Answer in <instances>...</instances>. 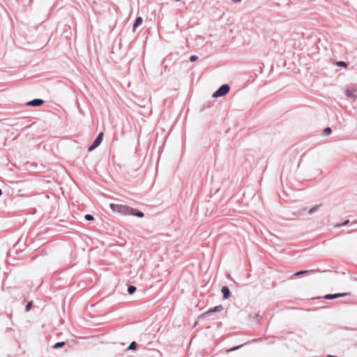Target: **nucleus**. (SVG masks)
I'll list each match as a JSON object with an SVG mask.
<instances>
[{
	"instance_id": "nucleus-8",
	"label": "nucleus",
	"mask_w": 357,
	"mask_h": 357,
	"mask_svg": "<svg viewBox=\"0 0 357 357\" xmlns=\"http://www.w3.org/2000/svg\"><path fill=\"white\" fill-rule=\"evenodd\" d=\"M221 292L223 295L224 299H228L230 296V290L228 287L223 286L221 288Z\"/></svg>"
},
{
	"instance_id": "nucleus-21",
	"label": "nucleus",
	"mask_w": 357,
	"mask_h": 357,
	"mask_svg": "<svg viewBox=\"0 0 357 357\" xmlns=\"http://www.w3.org/2000/svg\"><path fill=\"white\" fill-rule=\"evenodd\" d=\"M349 220H345L344 222H342V224L338 225L337 226H338V227H340V226H345V225H348V224H349Z\"/></svg>"
},
{
	"instance_id": "nucleus-13",
	"label": "nucleus",
	"mask_w": 357,
	"mask_h": 357,
	"mask_svg": "<svg viewBox=\"0 0 357 357\" xmlns=\"http://www.w3.org/2000/svg\"><path fill=\"white\" fill-rule=\"evenodd\" d=\"M65 344H66V342L63 341L58 342L54 344L53 348L54 349H59V348L63 347Z\"/></svg>"
},
{
	"instance_id": "nucleus-12",
	"label": "nucleus",
	"mask_w": 357,
	"mask_h": 357,
	"mask_svg": "<svg viewBox=\"0 0 357 357\" xmlns=\"http://www.w3.org/2000/svg\"><path fill=\"white\" fill-rule=\"evenodd\" d=\"M137 290V288L136 287L133 286V285H130L128 286V293L129 294H133Z\"/></svg>"
},
{
	"instance_id": "nucleus-4",
	"label": "nucleus",
	"mask_w": 357,
	"mask_h": 357,
	"mask_svg": "<svg viewBox=\"0 0 357 357\" xmlns=\"http://www.w3.org/2000/svg\"><path fill=\"white\" fill-rule=\"evenodd\" d=\"M223 310V307L222 305H216L215 307H211L209 308L206 312H205L203 314H202V317H208L211 314L213 313V312H220Z\"/></svg>"
},
{
	"instance_id": "nucleus-2",
	"label": "nucleus",
	"mask_w": 357,
	"mask_h": 357,
	"mask_svg": "<svg viewBox=\"0 0 357 357\" xmlns=\"http://www.w3.org/2000/svg\"><path fill=\"white\" fill-rule=\"evenodd\" d=\"M230 89L229 86L227 84H224L220 86L212 95L213 98H218L225 96L229 93Z\"/></svg>"
},
{
	"instance_id": "nucleus-23",
	"label": "nucleus",
	"mask_w": 357,
	"mask_h": 357,
	"mask_svg": "<svg viewBox=\"0 0 357 357\" xmlns=\"http://www.w3.org/2000/svg\"><path fill=\"white\" fill-rule=\"evenodd\" d=\"M326 357H337L336 356L328 355Z\"/></svg>"
},
{
	"instance_id": "nucleus-5",
	"label": "nucleus",
	"mask_w": 357,
	"mask_h": 357,
	"mask_svg": "<svg viewBox=\"0 0 357 357\" xmlns=\"http://www.w3.org/2000/svg\"><path fill=\"white\" fill-rule=\"evenodd\" d=\"M44 103V100L40 98H36L32 100H30L26 103L27 106L31 107H39Z\"/></svg>"
},
{
	"instance_id": "nucleus-17",
	"label": "nucleus",
	"mask_w": 357,
	"mask_h": 357,
	"mask_svg": "<svg viewBox=\"0 0 357 357\" xmlns=\"http://www.w3.org/2000/svg\"><path fill=\"white\" fill-rule=\"evenodd\" d=\"M336 66H342V67H347V63L344 61H337L336 63Z\"/></svg>"
},
{
	"instance_id": "nucleus-26",
	"label": "nucleus",
	"mask_w": 357,
	"mask_h": 357,
	"mask_svg": "<svg viewBox=\"0 0 357 357\" xmlns=\"http://www.w3.org/2000/svg\"><path fill=\"white\" fill-rule=\"evenodd\" d=\"M181 0H176V1H180Z\"/></svg>"
},
{
	"instance_id": "nucleus-22",
	"label": "nucleus",
	"mask_w": 357,
	"mask_h": 357,
	"mask_svg": "<svg viewBox=\"0 0 357 357\" xmlns=\"http://www.w3.org/2000/svg\"><path fill=\"white\" fill-rule=\"evenodd\" d=\"M255 317H256V318H257V319H258V318L259 317V313L255 314Z\"/></svg>"
},
{
	"instance_id": "nucleus-7",
	"label": "nucleus",
	"mask_w": 357,
	"mask_h": 357,
	"mask_svg": "<svg viewBox=\"0 0 357 357\" xmlns=\"http://www.w3.org/2000/svg\"><path fill=\"white\" fill-rule=\"evenodd\" d=\"M356 93H357V90H356V89H346L344 91V93L347 97L353 98V99L357 98Z\"/></svg>"
},
{
	"instance_id": "nucleus-25",
	"label": "nucleus",
	"mask_w": 357,
	"mask_h": 357,
	"mask_svg": "<svg viewBox=\"0 0 357 357\" xmlns=\"http://www.w3.org/2000/svg\"><path fill=\"white\" fill-rule=\"evenodd\" d=\"M2 195V190L0 189V195Z\"/></svg>"
},
{
	"instance_id": "nucleus-14",
	"label": "nucleus",
	"mask_w": 357,
	"mask_h": 357,
	"mask_svg": "<svg viewBox=\"0 0 357 357\" xmlns=\"http://www.w3.org/2000/svg\"><path fill=\"white\" fill-rule=\"evenodd\" d=\"M137 348V343L135 341H132L128 347L127 348L128 350H135Z\"/></svg>"
},
{
	"instance_id": "nucleus-18",
	"label": "nucleus",
	"mask_w": 357,
	"mask_h": 357,
	"mask_svg": "<svg viewBox=\"0 0 357 357\" xmlns=\"http://www.w3.org/2000/svg\"><path fill=\"white\" fill-rule=\"evenodd\" d=\"M84 218L87 220V221H91V220H93L94 218L92 215L91 214H86L84 216Z\"/></svg>"
},
{
	"instance_id": "nucleus-9",
	"label": "nucleus",
	"mask_w": 357,
	"mask_h": 357,
	"mask_svg": "<svg viewBox=\"0 0 357 357\" xmlns=\"http://www.w3.org/2000/svg\"><path fill=\"white\" fill-rule=\"evenodd\" d=\"M142 22H143V19L142 17H136L135 22L133 24V26H132V31L135 32L138 26H139L140 25H142Z\"/></svg>"
},
{
	"instance_id": "nucleus-20",
	"label": "nucleus",
	"mask_w": 357,
	"mask_h": 357,
	"mask_svg": "<svg viewBox=\"0 0 357 357\" xmlns=\"http://www.w3.org/2000/svg\"><path fill=\"white\" fill-rule=\"evenodd\" d=\"M242 346H243V344H241V345H238V346H236V347H232L231 349H230L229 350V351H231L237 350V349H240L241 347H242Z\"/></svg>"
},
{
	"instance_id": "nucleus-10",
	"label": "nucleus",
	"mask_w": 357,
	"mask_h": 357,
	"mask_svg": "<svg viewBox=\"0 0 357 357\" xmlns=\"http://www.w3.org/2000/svg\"><path fill=\"white\" fill-rule=\"evenodd\" d=\"M315 272L314 270H304V271H298L296 273H294V275L295 276H300V275H305V274H307V273H314Z\"/></svg>"
},
{
	"instance_id": "nucleus-24",
	"label": "nucleus",
	"mask_w": 357,
	"mask_h": 357,
	"mask_svg": "<svg viewBox=\"0 0 357 357\" xmlns=\"http://www.w3.org/2000/svg\"><path fill=\"white\" fill-rule=\"evenodd\" d=\"M234 2H240L241 0H232Z\"/></svg>"
},
{
	"instance_id": "nucleus-16",
	"label": "nucleus",
	"mask_w": 357,
	"mask_h": 357,
	"mask_svg": "<svg viewBox=\"0 0 357 357\" xmlns=\"http://www.w3.org/2000/svg\"><path fill=\"white\" fill-rule=\"evenodd\" d=\"M32 305H33V301H32L28 302L26 305V307H25L26 312L29 311L31 310Z\"/></svg>"
},
{
	"instance_id": "nucleus-15",
	"label": "nucleus",
	"mask_w": 357,
	"mask_h": 357,
	"mask_svg": "<svg viewBox=\"0 0 357 357\" xmlns=\"http://www.w3.org/2000/svg\"><path fill=\"white\" fill-rule=\"evenodd\" d=\"M332 132V130L330 127H327L326 128H324V130H323V135H325V136H327V135H329Z\"/></svg>"
},
{
	"instance_id": "nucleus-3",
	"label": "nucleus",
	"mask_w": 357,
	"mask_h": 357,
	"mask_svg": "<svg viewBox=\"0 0 357 357\" xmlns=\"http://www.w3.org/2000/svg\"><path fill=\"white\" fill-rule=\"evenodd\" d=\"M103 139V132H100L96 138L94 139L91 145L88 148L89 152L95 150L101 144Z\"/></svg>"
},
{
	"instance_id": "nucleus-6",
	"label": "nucleus",
	"mask_w": 357,
	"mask_h": 357,
	"mask_svg": "<svg viewBox=\"0 0 357 357\" xmlns=\"http://www.w3.org/2000/svg\"><path fill=\"white\" fill-rule=\"evenodd\" d=\"M348 295H350V293H339V294H326L324 296V298L328 299V300H332V299L346 296Z\"/></svg>"
},
{
	"instance_id": "nucleus-11",
	"label": "nucleus",
	"mask_w": 357,
	"mask_h": 357,
	"mask_svg": "<svg viewBox=\"0 0 357 357\" xmlns=\"http://www.w3.org/2000/svg\"><path fill=\"white\" fill-rule=\"evenodd\" d=\"M321 206V204H317V205H315L314 206H313L312 208H311L308 211V214H309V215H312V214H313L314 213L317 212Z\"/></svg>"
},
{
	"instance_id": "nucleus-1",
	"label": "nucleus",
	"mask_w": 357,
	"mask_h": 357,
	"mask_svg": "<svg viewBox=\"0 0 357 357\" xmlns=\"http://www.w3.org/2000/svg\"><path fill=\"white\" fill-rule=\"evenodd\" d=\"M110 208L112 211L123 215H132L138 218H143L144 213L126 205L110 204Z\"/></svg>"
},
{
	"instance_id": "nucleus-19",
	"label": "nucleus",
	"mask_w": 357,
	"mask_h": 357,
	"mask_svg": "<svg viewBox=\"0 0 357 357\" xmlns=\"http://www.w3.org/2000/svg\"><path fill=\"white\" fill-rule=\"evenodd\" d=\"M197 59H198V56H196V55H191V56H190L189 60H190V61H191V62H194V61H195Z\"/></svg>"
}]
</instances>
